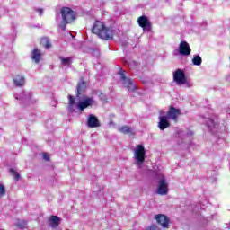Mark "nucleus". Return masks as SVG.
I'll list each match as a JSON object with an SVG mask.
<instances>
[{
	"mask_svg": "<svg viewBox=\"0 0 230 230\" xmlns=\"http://www.w3.org/2000/svg\"><path fill=\"white\" fill-rule=\"evenodd\" d=\"M60 217L58 216H50L49 218V223L50 224V226L55 229L60 226Z\"/></svg>",
	"mask_w": 230,
	"mask_h": 230,
	"instance_id": "nucleus-17",
	"label": "nucleus"
},
{
	"mask_svg": "<svg viewBox=\"0 0 230 230\" xmlns=\"http://www.w3.org/2000/svg\"><path fill=\"white\" fill-rule=\"evenodd\" d=\"M59 60H61V66H65V67H71V64H73V58H71L59 57Z\"/></svg>",
	"mask_w": 230,
	"mask_h": 230,
	"instance_id": "nucleus-19",
	"label": "nucleus"
},
{
	"mask_svg": "<svg viewBox=\"0 0 230 230\" xmlns=\"http://www.w3.org/2000/svg\"><path fill=\"white\" fill-rule=\"evenodd\" d=\"M145 31H152V22L145 17Z\"/></svg>",
	"mask_w": 230,
	"mask_h": 230,
	"instance_id": "nucleus-22",
	"label": "nucleus"
},
{
	"mask_svg": "<svg viewBox=\"0 0 230 230\" xmlns=\"http://www.w3.org/2000/svg\"><path fill=\"white\" fill-rule=\"evenodd\" d=\"M61 15L62 20L66 22H68L69 24L70 22H73V21H76V14L69 7H63L61 9Z\"/></svg>",
	"mask_w": 230,
	"mask_h": 230,
	"instance_id": "nucleus-3",
	"label": "nucleus"
},
{
	"mask_svg": "<svg viewBox=\"0 0 230 230\" xmlns=\"http://www.w3.org/2000/svg\"><path fill=\"white\" fill-rule=\"evenodd\" d=\"M173 82L177 84V85H184L186 84V75L184 74V71L181 69H177L173 73Z\"/></svg>",
	"mask_w": 230,
	"mask_h": 230,
	"instance_id": "nucleus-7",
	"label": "nucleus"
},
{
	"mask_svg": "<svg viewBox=\"0 0 230 230\" xmlns=\"http://www.w3.org/2000/svg\"><path fill=\"white\" fill-rule=\"evenodd\" d=\"M147 230H161L157 225H151L150 226L147 227Z\"/></svg>",
	"mask_w": 230,
	"mask_h": 230,
	"instance_id": "nucleus-29",
	"label": "nucleus"
},
{
	"mask_svg": "<svg viewBox=\"0 0 230 230\" xmlns=\"http://www.w3.org/2000/svg\"><path fill=\"white\" fill-rule=\"evenodd\" d=\"M17 226H18V227H20V229H22L25 227L26 223H18Z\"/></svg>",
	"mask_w": 230,
	"mask_h": 230,
	"instance_id": "nucleus-31",
	"label": "nucleus"
},
{
	"mask_svg": "<svg viewBox=\"0 0 230 230\" xmlns=\"http://www.w3.org/2000/svg\"><path fill=\"white\" fill-rule=\"evenodd\" d=\"M99 98H100L101 102H104V103H107V95H105V93H101L99 94Z\"/></svg>",
	"mask_w": 230,
	"mask_h": 230,
	"instance_id": "nucleus-28",
	"label": "nucleus"
},
{
	"mask_svg": "<svg viewBox=\"0 0 230 230\" xmlns=\"http://www.w3.org/2000/svg\"><path fill=\"white\" fill-rule=\"evenodd\" d=\"M179 116H181V109L170 106L166 117L169 118V119H172L174 123H177V121H179Z\"/></svg>",
	"mask_w": 230,
	"mask_h": 230,
	"instance_id": "nucleus-9",
	"label": "nucleus"
},
{
	"mask_svg": "<svg viewBox=\"0 0 230 230\" xmlns=\"http://www.w3.org/2000/svg\"><path fill=\"white\" fill-rule=\"evenodd\" d=\"M94 103H96V101H94V98L84 96L83 97V101L77 103V109L78 111H85V109L89 107H93Z\"/></svg>",
	"mask_w": 230,
	"mask_h": 230,
	"instance_id": "nucleus-5",
	"label": "nucleus"
},
{
	"mask_svg": "<svg viewBox=\"0 0 230 230\" xmlns=\"http://www.w3.org/2000/svg\"><path fill=\"white\" fill-rule=\"evenodd\" d=\"M155 220L157 224L161 226L164 229H168L170 227V218L164 214H157L155 216Z\"/></svg>",
	"mask_w": 230,
	"mask_h": 230,
	"instance_id": "nucleus-8",
	"label": "nucleus"
},
{
	"mask_svg": "<svg viewBox=\"0 0 230 230\" xmlns=\"http://www.w3.org/2000/svg\"><path fill=\"white\" fill-rule=\"evenodd\" d=\"M10 173L12 177H13L14 181H19V179H21V174H19L17 171H14L13 168H11Z\"/></svg>",
	"mask_w": 230,
	"mask_h": 230,
	"instance_id": "nucleus-21",
	"label": "nucleus"
},
{
	"mask_svg": "<svg viewBox=\"0 0 230 230\" xmlns=\"http://www.w3.org/2000/svg\"><path fill=\"white\" fill-rule=\"evenodd\" d=\"M169 118L166 115L159 117L158 128L160 130H166V128L172 127Z\"/></svg>",
	"mask_w": 230,
	"mask_h": 230,
	"instance_id": "nucleus-14",
	"label": "nucleus"
},
{
	"mask_svg": "<svg viewBox=\"0 0 230 230\" xmlns=\"http://www.w3.org/2000/svg\"><path fill=\"white\" fill-rule=\"evenodd\" d=\"M192 63L194 66H200V64H202V58L199 55L195 56L192 59Z\"/></svg>",
	"mask_w": 230,
	"mask_h": 230,
	"instance_id": "nucleus-24",
	"label": "nucleus"
},
{
	"mask_svg": "<svg viewBox=\"0 0 230 230\" xmlns=\"http://www.w3.org/2000/svg\"><path fill=\"white\" fill-rule=\"evenodd\" d=\"M118 131L125 136H136V130L130 126H121L118 128Z\"/></svg>",
	"mask_w": 230,
	"mask_h": 230,
	"instance_id": "nucleus-15",
	"label": "nucleus"
},
{
	"mask_svg": "<svg viewBox=\"0 0 230 230\" xmlns=\"http://www.w3.org/2000/svg\"><path fill=\"white\" fill-rule=\"evenodd\" d=\"M92 33H94V35H98V37L100 39H102L103 40H112V39H114L116 30H114V28H112L111 26H105V23H103V22L95 21L92 28Z\"/></svg>",
	"mask_w": 230,
	"mask_h": 230,
	"instance_id": "nucleus-1",
	"label": "nucleus"
},
{
	"mask_svg": "<svg viewBox=\"0 0 230 230\" xmlns=\"http://www.w3.org/2000/svg\"><path fill=\"white\" fill-rule=\"evenodd\" d=\"M158 195H168V183L164 178L161 179L156 190Z\"/></svg>",
	"mask_w": 230,
	"mask_h": 230,
	"instance_id": "nucleus-13",
	"label": "nucleus"
},
{
	"mask_svg": "<svg viewBox=\"0 0 230 230\" xmlns=\"http://www.w3.org/2000/svg\"><path fill=\"white\" fill-rule=\"evenodd\" d=\"M42 157L44 161H49V155L48 153H43Z\"/></svg>",
	"mask_w": 230,
	"mask_h": 230,
	"instance_id": "nucleus-30",
	"label": "nucleus"
},
{
	"mask_svg": "<svg viewBox=\"0 0 230 230\" xmlns=\"http://www.w3.org/2000/svg\"><path fill=\"white\" fill-rule=\"evenodd\" d=\"M142 84H145V80H142Z\"/></svg>",
	"mask_w": 230,
	"mask_h": 230,
	"instance_id": "nucleus-33",
	"label": "nucleus"
},
{
	"mask_svg": "<svg viewBox=\"0 0 230 230\" xmlns=\"http://www.w3.org/2000/svg\"><path fill=\"white\" fill-rule=\"evenodd\" d=\"M66 24H69V22H66L65 20H62V22L59 24V28L64 31L66 30Z\"/></svg>",
	"mask_w": 230,
	"mask_h": 230,
	"instance_id": "nucleus-27",
	"label": "nucleus"
},
{
	"mask_svg": "<svg viewBox=\"0 0 230 230\" xmlns=\"http://www.w3.org/2000/svg\"><path fill=\"white\" fill-rule=\"evenodd\" d=\"M135 164L138 168H143V164L145 163V147L143 145H137L134 152Z\"/></svg>",
	"mask_w": 230,
	"mask_h": 230,
	"instance_id": "nucleus-2",
	"label": "nucleus"
},
{
	"mask_svg": "<svg viewBox=\"0 0 230 230\" xmlns=\"http://www.w3.org/2000/svg\"><path fill=\"white\" fill-rule=\"evenodd\" d=\"M43 12H44V11H43L42 9H40V8L38 9V13H39L40 15H42Z\"/></svg>",
	"mask_w": 230,
	"mask_h": 230,
	"instance_id": "nucleus-32",
	"label": "nucleus"
},
{
	"mask_svg": "<svg viewBox=\"0 0 230 230\" xmlns=\"http://www.w3.org/2000/svg\"><path fill=\"white\" fill-rule=\"evenodd\" d=\"M87 127H89V128H98V127H102V123L98 119V117L90 114L87 117Z\"/></svg>",
	"mask_w": 230,
	"mask_h": 230,
	"instance_id": "nucleus-12",
	"label": "nucleus"
},
{
	"mask_svg": "<svg viewBox=\"0 0 230 230\" xmlns=\"http://www.w3.org/2000/svg\"><path fill=\"white\" fill-rule=\"evenodd\" d=\"M120 79L123 82V85L128 89V91L134 92L136 91V84H134V79L127 77V72L122 71L120 73Z\"/></svg>",
	"mask_w": 230,
	"mask_h": 230,
	"instance_id": "nucleus-4",
	"label": "nucleus"
},
{
	"mask_svg": "<svg viewBox=\"0 0 230 230\" xmlns=\"http://www.w3.org/2000/svg\"><path fill=\"white\" fill-rule=\"evenodd\" d=\"M31 58L33 61H35V64H39V62H40V59L42 58V53L39 49H34L32 50Z\"/></svg>",
	"mask_w": 230,
	"mask_h": 230,
	"instance_id": "nucleus-18",
	"label": "nucleus"
},
{
	"mask_svg": "<svg viewBox=\"0 0 230 230\" xmlns=\"http://www.w3.org/2000/svg\"><path fill=\"white\" fill-rule=\"evenodd\" d=\"M137 22L143 30H145V15H142L138 18Z\"/></svg>",
	"mask_w": 230,
	"mask_h": 230,
	"instance_id": "nucleus-25",
	"label": "nucleus"
},
{
	"mask_svg": "<svg viewBox=\"0 0 230 230\" xmlns=\"http://www.w3.org/2000/svg\"><path fill=\"white\" fill-rule=\"evenodd\" d=\"M75 96L69 95L68 96V107H69L71 112H75V109H73V107H75Z\"/></svg>",
	"mask_w": 230,
	"mask_h": 230,
	"instance_id": "nucleus-20",
	"label": "nucleus"
},
{
	"mask_svg": "<svg viewBox=\"0 0 230 230\" xmlns=\"http://www.w3.org/2000/svg\"><path fill=\"white\" fill-rule=\"evenodd\" d=\"M4 195H6V188L4 187V185L0 184V199H3Z\"/></svg>",
	"mask_w": 230,
	"mask_h": 230,
	"instance_id": "nucleus-26",
	"label": "nucleus"
},
{
	"mask_svg": "<svg viewBox=\"0 0 230 230\" xmlns=\"http://www.w3.org/2000/svg\"><path fill=\"white\" fill-rule=\"evenodd\" d=\"M13 82L16 87H23L26 84V78L24 75H17Z\"/></svg>",
	"mask_w": 230,
	"mask_h": 230,
	"instance_id": "nucleus-16",
	"label": "nucleus"
},
{
	"mask_svg": "<svg viewBox=\"0 0 230 230\" xmlns=\"http://www.w3.org/2000/svg\"><path fill=\"white\" fill-rule=\"evenodd\" d=\"M179 53L183 57H190V55H191V48H190V44L184 40L181 41L179 45Z\"/></svg>",
	"mask_w": 230,
	"mask_h": 230,
	"instance_id": "nucleus-10",
	"label": "nucleus"
},
{
	"mask_svg": "<svg viewBox=\"0 0 230 230\" xmlns=\"http://www.w3.org/2000/svg\"><path fill=\"white\" fill-rule=\"evenodd\" d=\"M41 44L47 49H49L51 48V41H49V39L48 38H42L41 39Z\"/></svg>",
	"mask_w": 230,
	"mask_h": 230,
	"instance_id": "nucleus-23",
	"label": "nucleus"
},
{
	"mask_svg": "<svg viewBox=\"0 0 230 230\" xmlns=\"http://www.w3.org/2000/svg\"><path fill=\"white\" fill-rule=\"evenodd\" d=\"M85 93H87V82L84 80V77H81L76 85V98H82Z\"/></svg>",
	"mask_w": 230,
	"mask_h": 230,
	"instance_id": "nucleus-6",
	"label": "nucleus"
},
{
	"mask_svg": "<svg viewBox=\"0 0 230 230\" xmlns=\"http://www.w3.org/2000/svg\"><path fill=\"white\" fill-rule=\"evenodd\" d=\"M129 68L132 69L133 75L137 76V78H142L143 75V67L139 66V63L137 61H132L129 63Z\"/></svg>",
	"mask_w": 230,
	"mask_h": 230,
	"instance_id": "nucleus-11",
	"label": "nucleus"
}]
</instances>
